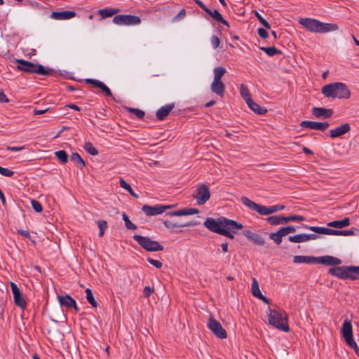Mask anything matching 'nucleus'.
Returning a JSON list of instances; mask_svg holds the SVG:
<instances>
[{"mask_svg":"<svg viewBox=\"0 0 359 359\" xmlns=\"http://www.w3.org/2000/svg\"><path fill=\"white\" fill-rule=\"evenodd\" d=\"M203 225L211 232L220 235L224 228H228L233 231L236 228L241 227V223L229 218L219 217L217 219L208 217L204 222Z\"/></svg>","mask_w":359,"mask_h":359,"instance_id":"nucleus-1","label":"nucleus"},{"mask_svg":"<svg viewBox=\"0 0 359 359\" xmlns=\"http://www.w3.org/2000/svg\"><path fill=\"white\" fill-rule=\"evenodd\" d=\"M299 23L309 32L314 33H327L339 29L337 24L325 23L312 18H301Z\"/></svg>","mask_w":359,"mask_h":359,"instance_id":"nucleus-2","label":"nucleus"},{"mask_svg":"<svg viewBox=\"0 0 359 359\" xmlns=\"http://www.w3.org/2000/svg\"><path fill=\"white\" fill-rule=\"evenodd\" d=\"M321 91L326 97L348 99L351 97L350 90L341 82L327 84L322 88Z\"/></svg>","mask_w":359,"mask_h":359,"instance_id":"nucleus-3","label":"nucleus"},{"mask_svg":"<svg viewBox=\"0 0 359 359\" xmlns=\"http://www.w3.org/2000/svg\"><path fill=\"white\" fill-rule=\"evenodd\" d=\"M267 317L269 323L274 327L289 332L290 327L287 323V315L285 311H278L268 308Z\"/></svg>","mask_w":359,"mask_h":359,"instance_id":"nucleus-4","label":"nucleus"},{"mask_svg":"<svg viewBox=\"0 0 359 359\" xmlns=\"http://www.w3.org/2000/svg\"><path fill=\"white\" fill-rule=\"evenodd\" d=\"M328 273L342 280H355L359 279V266H342L330 268Z\"/></svg>","mask_w":359,"mask_h":359,"instance_id":"nucleus-5","label":"nucleus"},{"mask_svg":"<svg viewBox=\"0 0 359 359\" xmlns=\"http://www.w3.org/2000/svg\"><path fill=\"white\" fill-rule=\"evenodd\" d=\"M241 200L243 205L256 211L261 215H269L285 208V206L283 205H276L270 207L261 205L250 200L246 196H242Z\"/></svg>","mask_w":359,"mask_h":359,"instance_id":"nucleus-6","label":"nucleus"},{"mask_svg":"<svg viewBox=\"0 0 359 359\" xmlns=\"http://www.w3.org/2000/svg\"><path fill=\"white\" fill-rule=\"evenodd\" d=\"M133 239L145 250L149 252H157L163 250V246L158 241H152L150 238L134 235Z\"/></svg>","mask_w":359,"mask_h":359,"instance_id":"nucleus-7","label":"nucleus"},{"mask_svg":"<svg viewBox=\"0 0 359 359\" xmlns=\"http://www.w3.org/2000/svg\"><path fill=\"white\" fill-rule=\"evenodd\" d=\"M304 227L310 229L315 233L325 235L353 236L354 234V231L352 230H337L320 226H308L306 225H304Z\"/></svg>","mask_w":359,"mask_h":359,"instance_id":"nucleus-8","label":"nucleus"},{"mask_svg":"<svg viewBox=\"0 0 359 359\" xmlns=\"http://www.w3.org/2000/svg\"><path fill=\"white\" fill-rule=\"evenodd\" d=\"M198 205L205 204L210 198V190L205 184H200L192 194Z\"/></svg>","mask_w":359,"mask_h":359,"instance_id":"nucleus-9","label":"nucleus"},{"mask_svg":"<svg viewBox=\"0 0 359 359\" xmlns=\"http://www.w3.org/2000/svg\"><path fill=\"white\" fill-rule=\"evenodd\" d=\"M208 327L217 337L219 339H226L227 337L226 330L222 327L221 323L214 318L212 314L209 316Z\"/></svg>","mask_w":359,"mask_h":359,"instance_id":"nucleus-10","label":"nucleus"},{"mask_svg":"<svg viewBox=\"0 0 359 359\" xmlns=\"http://www.w3.org/2000/svg\"><path fill=\"white\" fill-rule=\"evenodd\" d=\"M141 22L138 16L132 15H118L113 18V22L116 25H137Z\"/></svg>","mask_w":359,"mask_h":359,"instance_id":"nucleus-11","label":"nucleus"},{"mask_svg":"<svg viewBox=\"0 0 359 359\" xmlns=\"http://www.w3.org/2000/svg\"><path fill=\"white\" fill-rule=\"evenodd\" d=\"M10 285L13 294L15 304L19 306L20 309H25L27 306V302L23 297L20 289L13 282H11Z\"/></svg>","mask_w":359,"mask_h":359,"instance_id":"nucleus-12","label":"nucleus"},{"mask_svg":"<svg viewBox=\"0 0 359 359\" xmlns=\"http://www.w3.org/2000/svg\"><path fill=\"white\" fill-rule=\"evenodd\" d=\"M300 126L302 128L318 130L320 131H325L328 128L330 124L328 122H315L311 121H302L300 123Z\"/></svg>","mask_w":359,"mask_h":359,"instance_id":"nucleus-13","label":"nucleus"},{"mask_svg":"<svg viewBox=\"0 0 359 359\" xmlns=\"http://www.w3.org/2000/svg\"><path fill=\"white\" fill-rule=\"evenodd\" d=\"M170 206L157 205L155 206H149L148 205H144L142 208V211L147 216H154L163 213Z\"/></svg>","mask_w":359,"mask_h":359,"instance_id":"nucleus-14","label":"nucleus"},{"mask_svg":"<svg viewBox=\"0 0 359 359\" xmlns=\"http://www.w3.org/2000/svg\"><path fill=\"white\" fill-rule=\"evenodd\" d=\"M341 262L340 259L329 255L316 257V264H321L327 266H339Z\"/></svg>","mask_w":359,"mask_h":359,"instance_id":"nucleus-15","label":"nucleus"},{"mask_svg":"<svg viewBox=\"0 0 359 359\" xmlns=\"http://www.w3.org/2000/svg\"><path fill=\"white\" fill-rule=\"evenodd\" d=\"M243 234L255 245L263 246L265 244L264 238L259 234L255 233L249 230H245Z\"/></svg>","mask_w":359,"mask_h":359,"instance_id":"nucleus-16","label":"nucleus"},{"mask_svg":"<svg viewBox=\"0 0 359 359\" xmlns=\"http://www.w3.org/2000/svg\"><path fill=\"white\" fill-rule=\"evenodd\" d=\"M251 292L254 297L261 299L265 304H270V300L264 296L259 289L258 281L255 278H252Z\"/></svg>","mask_w":359,"mask_h":359,"instance_id":"nucleus-17","label":"nucleus"},{"mask_svg":"<svg viewBox=\"0 0 359 359\" xmlns=\"http://www.w3.org/2000/svg\"><path fill=\"white\" fill-rule=\"evenodd\" d=\"M341 333L342 337H344L345 341L349 339H353V327L351 325V321L349 319H346L344 321Z\"/></svg>","mask_w":359,"mask_h":359,"instance_id":"nucleus-18","label":"nucleus"},{"mask_svg":"<svg viewBox=\"0 0 359 359\" xmlns=\"http://www.w3.org/2000/svg\"><path fill=\"white\" fill-rule=\"evenodd\" d=\"M351 130L350 124L348 123L341 124V126L335 128L334 129L330 130V137L332 138H336L338 137H340L348 132H349Z\"/></svg>","mask_w":359,"mask_h":359,"instance_id":"nucleus-19","label":"nucleus"},{"mask_svg":"<svg viewBox=\"0 0 359 359\" xmlns=\"http://www.w3.org/2000/svg\"><path fill=\"white\" fill-rule=\"evenodd\" d=\"M16 62L18 64L17 68L19 70L28 73H34L36 64L22 59H18Z\"/></svg>","mask_w":359,"mask_h":359,"instance_id":"nucleus-20","label":"nucleus"},{"mask_svg":"<svg viewBox=\"0 0 359 359\" xmlns=\"http://www.w3.org/2000/svg\"><path fill=\"white\" fill-rule=\"evenodd\" d=\"M86 82L99 88L103 93H104L106 96L112 97L111 90L103 82L93 79H88L86 80Z\"/></svg>","mask_w":359,"mask_h":359,"instance_id":"nucleus-21","label":"nucleus"},{"mask_svg":"<svg viewBox=\"0 0 359 359\" xmlns=\"http://www.w3.org/2000/svg\"><path fill=\"white\" fill-rule=\"evenodd\" d=\"M212 92L219 95L220 97H223L224 95L225 85L219 80H213L210 86Z\"/></svg>","mask_w":359,"mask_h":359,"instance_id":"nucleus-22","label":"nucleus"},{"mask_svg":"<svg viewBox=\"0 0 359 359\" xmlns=\"http://www.w3.org/2000/svg\"><path fill=\"white\" fill-rule=\"evenodd\" d=\"M75 15L76 13L71 11H54L51 13V18L55 20L71 19Z\"/></svg>","mask_w":359,"mask_h":359,"instance_id":"nucleus-23","label":"nucleus"},{"mask_svg":"<svg viewBox=\"0 0 359 359\" xmlns=\"http://www.w3.org/2000/svg\"><path fill=\"white\" fill-rule=\"evenodd\" d=\"M312 114L316 117H323L325 118H330L333 114V111L331 109H325L323 107H313L312 109Z\"/></svg>","mask_w":359,"mask_h":359,"instance_id":"nucleus-24","label":"nucleus"},{"mask_svg":"<svg viewBox=\"0 0 359 359\" xmlns=\"http://www.w3.org/2000/svg\"><path fill=\"white\" fill-rule=\"evenodd\" d=\"M174 105L173 104H167L165 106H163L161 107L159 109L156 111V118L158 120L162 121L172 111L173 109Z\"/></svg>","mask_w":359,"mask_h":359,"instance_id":"nucleus-25","label":"nucleus"},{"mask_svg":"<svg viewBox=\"0 0 359 359\" xmlns=\"http://www.w3.org/2000/svg\"><path fill=\"white\" fill-rule=\"evenodd\" d=\"M295 264H316V257L312 256L296 255L293 258Z\"/></svg>","mask_w":359,"mask_h":359,"instance_id":"nucleus-26","label":"nucleus"},{"mask_svg":"<svg viewBox=\"0 0 359 359\" xmlns=\"http://www.w3.org/2000/svg\"><path fill=\"white\" fill-rule=\"evenodd\" d=\"M247 104L252 111L259 115H263L267 112V109L266 108L259 106L258 104L255 102L253 100H250Z\"/></svg>","mask_w":359,"mask_h":359,"instance_id":"nucleus-27","label":"nucleus"},{"mask_svg":"<svg viewBox=\"0 0 359 359\" xmlns=\"http://www.w3.org/2000/svg\"><path fill=\"white\" fill-rule=\"evenodd\" d=\"M350 225V219L348 217H346L341 220H335L327 223V226L330 227H334L341 229Z\"/></svg>","mask_w":359,"mask_h":359,"instance_id":"nucleus-28","label":"nucleus"},{"mask_svg":"<svg viewBox=\"0 0 359 359\" xmlns=\"http://www.w3.org/2000/svg\"><path fill=\"white\" fill-rule=\"evenodd\" d=\"M58 300L62 306L72 308V306H74L75 300L68 294L66 296H58Z\"/></svg>","mask_w":359,"mask_h":359,"instance_id":"nucleus-29","label":"nucleus"},{"mask_svg":"<svg viewBox=\"0 0 359 359\" xmlns=\"http://www.w3.org/2000/svg\"><path fill=\"white\" fill-rule=\"evenodd\" d=\"M285 217L282 215L270 216L266 218V221L271 225H279L285 224Z\"/></svg>","mask_w":359,"mask_h":359,"instance_id":"nucleus-30","label":"nucleus"},{"mask_svg":"<svg viewBox=\"0 0 359 359\" xmlns=\"http://www.w3.org/2000/svg\"><path fill=\"white\" fill-rule=\"evenodd\" d=\"M283 236H285V234L283 233L281 229H280L276 232L271 233L269 234V238L273 240L277 245H280L281 243Z\"/></svg>","mask_w":359,"mask_h":359,"instance_id":"nucleus-31","label":"nucleus"},{"mask_svg":"<svg viewBox=\"0 0 359 359\" xmlns=\"http://www.w3.org/2000/svg\"><path fill=\"white\" fill-rule=\"evenodd\" d=\"M240 93L241 97L245 100L246 104L250 102V100H252L251 97V94L246 86L244 84H241L240 86Z\"/></svg>","mask_w":359,"mask_h":359,"instance_id":"nucleus-32","label":"nucleus"},{"mask_svg":"<svg viewBox=\"0 0 359 359\" xmlns=\"http://www.w3.org/2000/svg\"><path fill=\"white\" fill-rule=\"evenodd\" d=\"M53 72L52 69H45L44 67L41 65L36 64V68L34 69V73L40 75H46L49 76L51 75Z\"/></svg>","mask_w":359,"mask_h":359,"instance_id":"nucleus-33","label":"nucleus"},{"mask_svg":"<svg viewBox=\"0 0 359 359\" xmlns=\"http://www.w3.org/2000/svg\"><path fill=\"white\" fill-rule=\"evenodd\" d=\"M243 228V225L241 224V227L236 228L233 229V231L228 228H224V230L222 231L221 234L222 236H226L230 239L234 238V233H236L238 230L242 229Z\"/></svg>","mask_w":359,"mask_h":359,"instance_id":"nucleus-34","label":"nucleus"},{"mask_svg":"<svg viewBox=\"0 0 359 359\" xmlns=\"http://www.w3.org/2000/svg\"><path fill=\"white\" fill-rule=\"evenodd\" d=\"M226 70L223 67H216L213 69L214 79L222 81V77L225 74Z\"/></svg>","mask_w":359,"mask_h":359,"instance_id":"nucleus-35","label":"nucleus"},{"mask_svg":"<svg viewBox=\"0 0 359 359\" xmlns=\"http://www.w3.org/2000/svg\"><path fill=\"white\" fill-rule=\"evenodd\" d=\"M118 11V10L114 8H103L100 9L98 11V13L102 16V18H105L114 15Z\"/></svg>","mask_w":359,"mask_h":359,"instance_id":"nucleus-36","label":"nucleus"},{"mask_svg":"<svg viewBox=\"0 0 359 359\" xmlns=\"http://www.w3.org/2000/svg\"><path fill=\"white\" fill-rule=\"evenodd\" d=\"M260 49L263 50L269 56H273L275 55L281 54V51L274 46L271 47H261Z\"/></svg>","mask_w":359,"mask_h":359,"instance_id":"nucleus-37","label":"nucleus"},{"mask_svg":"<svg viewBox=\"0 0 359 359\" xmlns=\"http://www.w3.org/2000/svg\"><path fill=\"white\" fill-rule=\"evenodd\" d=\"M86 299H87L88 302H89V304L93 307L97 308L98 306V304L93 297L92 290L90 288H87L86 290Z\"/></svg>","mask_w":359,"mask_h":359,"instance_id":"nucleus-38","label":"nucleus"},{"mask_svg":"<svg viewBox=\"0 0 359 359\" xmlns=\"http://www.w3.org/2000/svg\"><path fill=\"white\" fill-rule=\"evenodd\" d=\"M83 148L90 155L97 156L99 154L97 149L90 142H86Z\"/></svg>","mask_w":359,"mask_h":359,"instance_id":"nucleus-39","label":"nucleus"},{"mask_svg":"<svg viewBox=\"0 0 359 359\" xmlns=\"http://www.w3.org/2000/svg\"><path fill=\"white\" fill-rule=\"evenodd\" d=\"M288 239L292 243H303L307 241L306 234H297L293 236H289Z\"/></svg>","mask_w":359,"mask_h":359,"instance_id":"nucleus-40","label":"nucleus"},{"mask_svg":"<svg viewBox=\"0 0 359 359\" xmlns=\"http://www.w3.org/2000/svg\"><path fill=\"white\" fill-rule=\"evenodd\" d=\"M55 156L60 160L62 163H66L68 161V156L65 151L60 150L55 152Z\"/></svg>","mask_w":359,"mask_h":359,"instance_id":"nucleus-41","label":"nucleus"},{"mask_svg":"<svg viewBox=\"0 0 359 359\" xmlns=\"http://www.w3.org/2000/svg\"><path fill=\"white\" fill-rule=\"evenodd\" d=\"M206 13H208L213 20H215L217 22L222 20V15L216 9H215L213 11H211L210 9H208Z\"/></svg>","mask_w":359,"mask_h":359,"instance_id":"nucleus-42","label":"nucleus"},{"mask_svg":"<svg viewBox=\"0 0 359 359\" xmlns=\"http://www.w3.org/2000/svg\"><path fill=\"white\" fill-rule=\"evenodd\" d=\"M122 217L128 229L135 230L137 229V226L129 219V217L125 212L123 213Z\"/></svg>","mask_w":359,"mask_h":359,"instance_id":"nucleus-43","label":"nucleus"},{"mask_svg":"<svg viewBox=\"0 0 359 359\" xmlns=\"http://www.w3.org/2000/svg\"><path fill=\"white\" fill-rule=\"evenodd\" d=\"M70 160L72 161H77V163L80 164L81 168H83L86 166L84 160L78 153H73L70 156Z\"/></svg>","mask_w":359,"mask_h":359,"instance_id":"nucleus-44","label":"nucleus"},{"mask_svg":"<svg viewBox=\"0 0 359 359\" xmlns=\"http://www.w3.org/2000/svg\"><path fill=\"white\" fill-rule=\"evenodd\" d=\"M254 14L257 17L259 22L265 27V29H269L271 28L269 23L260 15L258 11H255Z\"/></svg>","mask_w":359,"mask_h":359,"instance_id":"nucleus-45","label":"nucleus"},{"mask_svg":"<svg viewBox=\"0 0 359 359\" xmlns=\"http://www.w3.org/2000/svg\"><path fill=\"white\" fill-rule=\"evenodd\" d=\"M96 223L97 224L100 229L99 236L102 237L104 234L106 229L107 228V222L105 220H100L97 221Z\"/></svg>","mask_w":359,"mask_h":359,"instance_id":"nucleus-46","label":"nucleus"},{"mask_svg":"<svg viewBox=\"0 0 359 359\" xmlns=\"http://www.w3.org/2000/svg\"><path fill=\"white\" fill-rule=\"evenodd\" d=\"M128 111L130 112L131 114H135L140 119L144 118V116H145L144 111L139 109L128 108Z\"/></svg>","mask_w":359,"mask_h":359,"instance_id":"nucleus-47","label":"nucleus"},{"mask_svg":"<svg viewBox=\"0 0 359 359\" xmlns=\"http://www.w3.org/2000/svg\"><path fill=\"white\" fill-rule=\"evenodd\" d=\"M199 210L197 208H184L181 209V216L191 215L197 214Z\"/></svg>","mask_w":359,"mask_h":359,"instance_id":"nucleus-48","label":"nucleus"},{"mask_svg":"<svg viewBox=\"0 0 359 359\" xmlns=\"http://www.w3.org/2000/svg\"><path fill=\"white\" fill-rule=\"evenodd\" d=\"M285 224L291 221H304L305 218L300 215H291L289 217H285Z\"/></svg>","mask_w":359,"mask_h":359,"instance_id":"nucleus-49","label":"nucleus"},{"mask_svg":"<svg viewBox=\"0 0 359 359\" xmlns=\"http://www.w3.org/2000/svg\"><path fill=\"white\" fill-rule=\"evenodd\" d=\"M200 217L198 216L197 219H199ZM201 224V222L198 219H193L187 222H181V227H187V226H198Z\"/></svg>","mask_w":359,"mask_h":359,"instance_id":"nucleus-50","label":"nucleus"},{"mask_svg":"<svg viewBox=\"0 0 359 359\" xmlns=\"http://www.w3.org/2000/svg\"><path fill=\"white\" fill-rule=\"evenodd\" d=\"M346 342L351 348H352L354 350L356 355L359 357V348L356 342L354 341L353 338L348 341H346Z\"/></svg>","mask_w":359,"mask_h":359,"instance_id":"nucleus-51","label":"nucleus"},{"mask_svg":"<svg viewBox=\"0 0 359 359\" xmlns=\"http://www.w3.org/2000/svg\"><path fill=\"white\" fill-rule=\"evenodd\" d=\"M164 225L172 230H175V228H177L179 226L176 222H175L173 220L166 219L163 222Z\"/></svg>","mask_w":359,"mask_h":359,"instance_id":"nucleus-52","label":"nucleus"},{"mask_svg":"<svg viewBox=\"0 0 359 359\" xmlns=\"http://www.w3.org/2000/svg\"><path fill=\"white\" fill-rule=\"evenodd\" d=\"M31 204H32V208L36 212H42L43 210V207L41 205V204L36 201V200H32L31 201Z\"/></svg>","mask_w":359,"mask_h":359,"instance_id":"nucleus-53","label":"nucleus"},{"mask_svg":"<svg viewBox=\"0 0 359 359\" xmlns=\"http://www.w3.org/2000/svg\"><path fill=\"white\" fill-rule=\"evenodd\" d=\"M0 174L6 177H11L13 175L14 172L8 168L0 166Z\"/></svg>","mask_w":359,"mask_h":359,"instance_id":"nucleus-54","label":"nucleus"},{"mask_svg":"<svg viewBox=\"0 0 359 359\" xmlns=\"http://www.w3.org/2000/svg\"><path fill=\"white\" fill-rule=\"evenodd\" d=\"M147 260L149 264H151V265H153L154 266H155L157 269H160L162 266L161 262H160L158 260L154 259L151 257H147Z\"/></svg>","mask_w":359,"mask_h":359,"instance_id":"nucleus-55","label":"nucleus"},{"mask_svg":"<svg viewBox=\"0 0 359 359\" xmlns=\"http://www.w3.org/2000/svg\"><path fill=\"white\" fill-rule=\"evenodd\" d=\"M281 230L283 231L285 236L287 235L290 233H293L295 231V228L294 226L289 225L285 227H282Z\"/></svg>","mask_w":359,"mask_h":359,"instance_id":"nucleus-56","label":"nucleus"},{"mask_svg":"<svg viewBox=\"0 0 359 359\" xmlns=\"http://www.w3.org/2000/svg\"><path fill=\"white\" fill-rule=\"evenodd\" d=\"M154 288L149 286H146L143 290V295L145 297H149L154 292Z\"/></svg>","mask_w":359,"mask_h":359,"instance_id":"nucleus-57","label":"nucleus"},{"mask_svg":"<svg viewBox=\"0 0 359 359\" xmlns=\"http://www.w3.org/2000/svg\"><path fill=\"white\" fill-rule=\"evenodd\" d=\"M257 32L259 37H261L262 39H266L269 36L267 31L264 28H259Z\"/></svg>","mask_w":359,"mask_h":359,"instance_id":"nucleus-58","label":"nucleus"},{"mask_svg":"<svg viewBox=\"0 0 359 359\" xmlns=\"http://www.w3.org/2000/svg\"><path fill=\"white\" fill-rule=\"evenodd\" d=\"M120 186L128 191L132 188L130 185L123 178L120 180Z\"/></svg>","mask_w":359,"mask_h":359,"instance_id":"nucleus-59","label":"nucleus"},{"mask_svg":"<svg viewBox=\"0 0 359 359\" xmlns=\"http://www.w3.org/2000/svg\"><path fill=\"white\" fill-rule=\"evenodd\" d=\"M211 43L214 48H217L220 43L219 38L217 36H212L211 37Z\"/></svg>","mask_w":359,"mask_h":359,"instance_id":"nucleus-60","label":"nucleus"},{"mask_svg":"<svg viewBox=\"0 0 359 359\" xmlns=\"http://www.w3.org/2000/svg\"><path fill=\"white\" fill-rule=\"evenodd\" d=\"M50 109L49 107L43 109H34V111H33V114L34 115H41V114H43L45 113L48 112Z\"/></svg>","mask_w":359,"mask_h":359,"instance_id":"nucleus-61","label":"nucleus"},{"mask_svg":"<svg viewBox=\"0 0 359 359\" xmlns=\"http://www.w3.org/2000/svg\"><path fill=\"white\" fill-rule=\"evenodd\" d=\"M18 233L22 236H24L27 238H28L30 241H32V242H34V241H32L31 239V237H30V234H29V232L28 231H26V230H22V229H18Z\"/></svg>","mask_w":359,"mask_h":359,"instance_id":"nucleus-62","label":"nucleus"},{"mask_svg":"<svg viewBox=\"0 0 359 359\" xmlns=\"http://www.w3.org/2000/svg\"><path fill=\"white\" fill-rule=\"evenodd\" d=\"M9 102V100L7 98L6 95L2 90H0V102L7 103Z\"/></svg>","mask_w":359,"mask_h":359,"instance_id":"nucleus-63","label":"nucleus"},{"mask_svg":"<svg viewBox=\"0 0 359 359\" xmlns=\"http://www.w3.org/2000/svg\"><path fill=\"white\" fill-rule=\"evenodd\" d=\"M196 4H197L205 13L209 9L201 0H194Z\"/></svg>","mask_w":359,"mask_h":359,"instance_id":"nucleus-64","label":"nucleus"}]
</instances>
